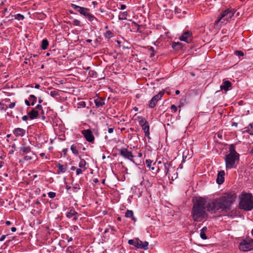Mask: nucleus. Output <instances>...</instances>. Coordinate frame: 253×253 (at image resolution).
I'll return each mask as SVG.
<instances>
[{
	"instance_id": "obj_3",
	"label": "nucleus",
	"mask_w": 253,
	"mask_h": 253,
	"mask_svg": "<svg viewBox=\"0 0 253 253\" xmlns=\"http://www.w3.org/2000/svg\"><path fill=\"white\" fill-rule=\"evenodd\" d=\"M235 13L234 9L229 8L224 10L215 21L214 25L217 26L219 23H226L229 21Z\"/></svg>"
},
{
	"instance_id": "obj_30",
	"label": "nucleus",
	"mask_w": 253,
	"mask_h": 253,
	"mask_svg": "<svg viewBox=\"0 0 253 253\" xmlns=\"http://www.w3.org/2000/svg\"><path fill=\"white\" fill-rule=\"evenodd\" d=\"M29 99L31 102V106H34L37 101V97L34 95H30L29 97Z\"/></svg>"
},
{
	"instance_id": "obj_63",
	"label": "nucleus",
	"mask_w": 253,
	"mask_h": 253,
	"mask_svg": "<svg viewBox=\"0 0 253 253\" xmlns=\"http://www.w3.org/2000/svg\"><path fill=\"white\" fill-rule=\"evenodd\" d=\"M133 24L136 26H137L138 28L140 27V25L136 23L135 22H133Z\"/></svg>"
},
{
	"instance_id": "obj_42",
	"label": "nucleus",
	"mask_w": 253,
	"mask_h": 253,
	"mask_svg": "<svg viewBox=\"0 0 253 253\" xmlns=\"http://www.w3.org/2000/svg\"><path fill=\"white\" fill-rule=\"evenodd\" d=\"M47 194L50 198H54L56 196V193L53 192H49Z\"/></svg>"
},
{
	"instance_id": "obj_23",
	"label": "nucleus",
	"mask_w": 253,
	"mask_h": 253,
	"mask_svg": "<svg viewBox=\"0 0 253 253\" xmlns=\"http://www.w3.org/2000/svg\"><path fill=\"white\" fill-rule=\"evenodd\" d=\"M23 156H24V159L25 161H29L33 159L34 154L33 152H31L29 153L24 155Z\"/></svg>"
},
{
	"instance_id": "obj_41",
	"label": "nucleus",
	"mask_w": 253,
	"mask_h": 253,
	"mask_svg": "<svg viewBox=\"0 0 253 253\" xmlns=\"http://www.w3.org/2000/svg\"><path fill=\"white\" fill-rule=\"evenodd\" d=\"M73 24L75 26H79L81 25V22L77 19H74L73 21Z\"/></svg>"
},
{
	"instance_id": "obj_28",
	"label": "nucleus",
	"mask_w": 253,
	"mask_h": 253,
	"mask_svg": "<svg viewBox=\"0 0 253 253\" xmlns=\"http://www.w3.org/2000/svg\"><path fill=\"white\" fill-rule=\"evenodd\" d=\"M127 15L128 13L126 11L121 12L120 14L118 16V19L120 20H126Z\"/></svg>"
},
{
	"instance_id": "obj_21",
	"label": "nucleus",
	"mask_w": 253,
	"mask_h": 253,
	"mask_svg": "<svg viewBox=\"0 0 253 253\" xmlns=\"http://www.w3.org/2000/svg\"><path fill=\"white\" fill-rule=\"evenodd\" d=\"M95 106L97 108L102 107L105 105V102L101 98H98L94 99Z\"/></svg>"
},
{
	"instance_id": "obj_20",
	"label": "nucleus",
	"mask_w": 253,
	"mask_h": 253,
	"mask_svg": "<svg viewBox=\"0 0 253 253\" xmlns=\"http://www.w3.org/2000/svg\"><path fill=\"white\" fill-rule=\"evenodd\" d=\"M146 165L147 167H148L154 173H157L158 171V169L155 170V168L154 167L152 166V161H151L150 159H147L146 160Z\"/></svg>"
},
{
	"instance_id": "obj_43",
	"label": "nucleus",
	"mask_w": 253,
	"mask_h": 253,
	"mask_svg": "<svg viewBox=\"0 0 253 253\" xmlns=\"http://www.w3.org/2000/svg\"><path fill=\"white\" fill-rule=\"evenodd\" d=\"M170 109H171L172 111L174 113H175L177 110V107L174 105H172L171 106Z\"/></svg>"
},
{
	"instance_id": "obj_2",
	"label": "nucleus",
	"mask_w": 253,
	"mask_h": 253,
	"mask_svg": "<svg viewBox=\"0 0 253 253\" xmlns=\"http://www.w3.org/2000/svg\"><path fill=\"white\" fill-rule=\"evenodd\" d=\"M239 208L245 211L253 209V196L251 193L243 192L239 197Z\"/></svg>"
},
{
	"instance_id": "obj_17",
	"label": "nucleus",
	"mask_w": 253,
	"mask_h": 253,
	"mask_svg": "<svg viewBox=\"0 0 253 253\" xmlns=\"http://www.w3.org/2000/svg\"><path fill=\"white\" fill-rule=\"evenodd\" d=\"M57 168L58 169V174L60 173H65L68 169V164L67 163H65L64 165L58 164L57 165Z\"/></svg>"
},
{
	"instance_id": "obj_46",
	"label": "nucleus",
	"mask_w": 253,
	"mask_h": 253,
	"mask_svg": "<svg viewBox=\"0 0 253 253\" xmlns=\"http://www.w3.org/2000/svg\"><path fill=\"white\" fill-rule=\"evenodd\" d=\"M15 104H16L15 102H12L9 105L8 107L10 109H12L15 107Z\"/></svg>"
},
{
	"instance_id": "obj_1",
	"label": "nucleus",
	"mask_w": 253,
	"mask_h": 253,
	"mask_svg": "<svg viewBox=\"0 0 253 253\" xmlns=\"http://www.w3.org/2000/svg\"><path fill=\"white\" fill-rule=\"evenodd\" d=\"M236 198L237 195L235 192H227L206 204L207 200L204 198L199 197L193 202L191 212L192 218L195 222H200L206 219L208 216L206 208L207 211L211 213H216L218 211L230 210Z\"/></svg>"
},
{
	"instance_id": "obj_40",
	"label": "nucleus",
	"mask_w": 253,
	"mask_h": 253,
	"mask_svg": "<svg viewBox=\"0 0 253 253\" xmlns=\"http://www.w3.org/2000/svg\"><path fill=\"white\" fill-rule=\"evenodd\" d=\"M78 105L79 106L78 107H81L84 108L86 106V103L85 101H81L78 103Z\"/></svg>"
},
{
	"instance_id": "obj_27",
	"label": "nucleus",
	"mask_w": 253,
	"mask_h": 253,
	"mask_svg": "<svg viewBox=\"0 0 253 253\" xmlns=\"http://www.w3.org/2000/svg\"><path fill=\"white\" fill-rule=\"evenodd\" d=\"M229 154H231L232 155H239L238 153H237L236 152L235 150V146L234 144H231L230 145L229 148Z\"/></svg>"
},
{
	"instance_id": "obj_54",
	"label": "nucleus",
	"mask_w": 253,
	"mask_h": 253,
	"mask_svg": "<svg viewBox=\"0 0 253 253\" xmlns=\"http://www.w3.org/2000/svg\"><path fill=\"white\" fill-rule=\"evenodd\" d=\"M67 151H68V149H67V148L63 149L62 150V152L64 155H65L66 154Z\"/></svg>"
},
{
	"instance_id": "obj_51",
	"label": "nucleus",
	"mask_w": 253,
	"mask_h": 253,
	"mask_svg": "<svg viewBox=\"0 0 253 253\" xmlns=\"http://www.w3.org/2000/svg\"><path fill=\"white\" fill-rule=\"evenodd\" d=\"M126 5L125 4H121V7H120V9L121 10H124L126 8Z\"/></svg>"
},
{
	"instance_id": "obj_8",
	"label": "nucleus",
	"mask_w": 253,
	"mask_h": 253,
	"mask_svg": "<svg viewBox=\"0 0 253 253\" xmlns=\"http://www.w3.org/2000/svg\"><path fill=\"white\" fill-rule=\"evenodd\" d=\"M119 154L121 156L126 159H128L133 162L134 156L131 151H128L127 149L123 148L119 150Z\"/></svg>"
},
{
	"instance_id": "obj_32",
	"label": "nucleus",
	"mask_w": 253,
	"mask_h": 253,
	"mask_svg": "<svg viewBox=\"0 0 253 253\" xmlns=\"http://www.w3.org/2000/svg\"><path fill=\"white\" fill-rule=\"evenodd\" d=\"M12 16L14 17L15 19L18 20H22L25 18L24 16L20 13L14 15H12Z\"/></svg>"
},
{
	"instance_id": "obj_44",
	"label": "nucleus",
	"mask_w": 253,
	"mask_h": 253,
	"mask_svg": "<svg viewBox=\"0 0 253 253\" xmlns=\"http://www.w3.org/2000/svg\"><path fill=\"white\" fill-rule=\"evenodd\" d=\"M250 126L251 127V128L253 129V130H250L249 128V127H248V131L249 132H250V134H253V124H250Z\"/></svg>"
},
{
	"instance_id": "obj_47",
	"label": "nucleus",
	"mask_w": 253,
	"mask_h": 253,
	"mask_svg": "<svg viewBox=\"0 0 253 253\" xmlns=\"http://www.w3.org/2000/svg\"><path fill=\"white\" fill-rule=\"evenodd\" d=\"M83 173V170L81 169H76V174L77 175L81 174Z\"/></svg>"
},
{
	"instance_id": "obj_61",
	"label": "nucleus",
	"mask_w": 253,
	"mask_h": 253,
	"mask_svg": "<svg viewBox=\"0 0 253 253\" xmlns=\"http://www.w3.org/2000/svg\"><path fill=\"white\" fill-rule=\"evenodd\" d=\"M5 223L7 225H10L11 224V223L10 221H6Z\"/></svg>"
},
{
	"instance_id": "obj_55",
	"label": "nucleus",
	"mask_w": 253,
	"mask_h": 253,
	"mask_svg": "<svg viewBox=\"0 0 253 253\" xmlns=\"http://www.w3.org/2000/svg\"><path fill=\"white\" fill-rule=\"evenodd\" d=\"M114 128H109L108 129V132L110 133H111L113 132Z\"/></svg>"
},
{
	"instance_id": "obj_33",
	"label": "nucleus",
	"mask_w": 253,
	"mask_h": 253,
	"mask_svg": "<svg viewBox=\"0 0 253 253\" xmlns=\"http://www.w3.org/2000/svg\"><path fill=\"white\" fill-rule=\"evenodd\" d=\"M81 187L79 184L76 183L75 184L72 188V191L73 192H77L79 190H80Z\"/></svg>"
},
{
	"instance_id": "obj_56",
	"label": "nucleus",
	"mask_w": 253,
	"mask_h": 253,
	"mask_svg": "<svg viewBox=\"0 0 253 253\" xmlns=\"http://www.w3.org/2000/svg\"><path fill=\"white\" fill-rule=\"evenodd\" d=\"M11 230L12 232H15L16 231V227H13L11 228Z\"/></svg>"
},
{
	"instance_id": "obj_12",
	"label": "nucleus",
	"mask_w": 253,
	"mask_h": 253,
	"mask_svg": "<svg viewBox=\"0 0 253 253\" xmlns=\"http://www.w3.org/2000/svg\"><path fill=\"white\" fill-rule=\"evenodd\" d=\"M137 248L147 250L148 249V242L147 241L142 242L138 238H137Z\"/></svg>"
},
{
	"instance_id": "obj_19",
	"label": "nucleus",
	"mask_w": 253,
	"mask_h": 253,
	"mask_svg": "<svg viewBox=\"0 0 253 253\" xmlns=\"http://www.w3.org/2000/svg\"><path fill=\"white\" fill-rule=\"evenodd\" d=\"M231 83L229 81H224L223 82L222 84L220 86V88L222 90H224L225 91H227L229 89V88L231 87Z\"/></svg>"
},
{
	"instance_id": "obj_37",
	"label": "nucleus",
	"mask_w": 253,
	"mask_h": 253,
	"mask_svg": "<svg viewBox=\"0 0 253 253\" xmlns=\"http://www.w3.org/2000/svg\"><path fill=\"white\" fill-rule=\"evenodd\" d=\"M104 36L108 39L112 37V33L110 31H107L104 34Z\"/></svg>"
},
{
	"instance_id": "obj_36",
	"label": "nucleus",
	"mask_w": 253,
	"mask_h": 253,
	"mask_svg": "<svg viewBox=\"0 0 253 253\" xmlns=\"http://www.w3.org/2000/svg\"><path fill=\"white\" fill-rule=\"evenodd\" d=\"M49 94L51 96L56 98L57 96L59 95L58 92L56 90H52L50 92Z\"/></svg>"
},
{
	"instance_id": "obj_53",
	"label": "nucleus",
	"mask_w": 253,
	"mask_h": 253,
	"mask_svg": "<svg viewBox=\"0 0 253 253\" xmlns=\"http://www.w3.org/2000/svg\"><path fill=\"white\" fill-rule=\"evenodd\" d=\"M73 249V248L71 246L68 247L67 249V252H71V250Z\"/></svg>"
},
{
	"instance_id": "obj_62",
	"label": "nucleus",
	"mask_w": 253,
	"mask_h": 253,
	"mask_svg": "<svg viewBox=\"0 0 253 253\" xmlns=\"http://www.w3.org/2000/svg\"><path fill=\"white\" fill-rule=\"evenodd\" d=\"M40 85L39 84H36L35 88H37V89H38V88H40Z\"/></svg>"
},
{
	"instance_id": "obj_49",
	"label": "nucleus",
	"mask_w": 253,
	"mask_h": 253,
	"mask_svg": "<svg viewBox=\"0 0 253 253\" xmlns=\"http://www.w3.org/2000/svg\"><path fill=\"white\" fill-rule=\"evenodd\" d=\"M36 108L38 109V110H42V106L41 105V104H38L36 107Z\"/></svg>"
},
{
	"instance_id": "obj_13",
	"label": "nucleus",
	"mask_w": 253,
	"mask_h": 253,
	"mask_svg": "<svg viewBox=\"0 0 253 253\" xmlns=\"http://www.w3.org/2000/svg\"><path fill=\"white\" fill-rule=\"evenodd\" d=\"M66 216L69 218L73 217V220L76 221L78 218L79 214L74 209H71L69 212H67Z\"/></svg>"
},
{
	"instance_id": "obj_4",
	"label": "nucleus",
	"mask_w": 253,
	"mask_h": 253,
	"mask_svg": "<svg viewBox=\"0 0 253 253\" xmlns=\"http://www.w3.org/2000/svg\"><path fill=\"white\" fill-rule=\"evenodd\" d=\"M71 7L77 11L79 12L81 15L86 17L88 21L92 22L94 19L97 21V18L92 14L89 12V9L84 7H81L75 4H72Z\"/></svg>"
},
{
	"instance_id": "obj_35",
	"label": "nucleus",
	"mask_w": 253,
	"mask_h": 253,
	"mask_svg": "<svg viewBox=\"0 0 253 253\" xmlns=\"http://www.w3.org/2000/svg\"><path fill=\"white\" fill-rule=\"evenodd\" d=\"M86 162L84 160L82 159L80 162L79 163V167L81 168H84L85 169H86Z\"/></svg>"
},
{
	"instance_id": "obj_52",
	"label": "nucleus",
	"mask_w": 253,
	"mask_h": 253,
	"mask_svg": "<svg viewBox=\"0 0 253 253\" xmlns=\"http://www.w3.org/2000/svg\"><path fill=\"white\" fill-rule=\"evenodd\" d=\"M5 237H6V236H5V235H2V236L0 237V242H2V241H4V239H5Z\"/></svg>"
},
{
	"instance_id": "obj_14",
	"label": "nucleus",
	"mask_w": 253,
	"mask_h": 253,
	"mask_svg": "<svg viewBox=\"0 0 253 253\" xmlns=\"http://www.w3.org/2000/svg\"><path fill=\"white\" fill-rule=\"evenodd\" d=\"M13 133L16 137H18V136L22 137L25 135L26 130L24 129L20 128V127H17V128H15L13 130Z\"/></svg>"
},
{
	"instance_id": "obj_10",
	"label": "nucleus",
	"mask_w": 253,
	"mask_h": 253,
	"mask_svg": "<svg viewBox=\"0 0 253 253\" xmlns=\"http://www.w3.org/2000/svg\"><path fill=\"white\" fill-rule=\"evenodd\" d=\"M139 124L141 126L145 136L149 137L150 135L149 125L145 118H142L139 121Z\"/></svg>"
},
{
	"instance_id": "obj_57",
	"label": "nucleus",
	"mask_w": 253,
	"mask_h": 253,
	"mask_svg": "<svg viewBox=\"0 0 253 253\" xmlns=\"http://www.w3.org/2000/svg\"><path fill=\"white\" fill-rule=\"evenodd\" d=\"M238 126V123H237L233 122L232 124V126Z\"/></svg>"
},
{
	"instance_id": "obj_45",
	"label": "nucleus",
	"mask_w": 253,
	"mask_h": 253,
	"mask_svg": "<svg viewBox=\"0 0 253 253\" xmlns=\"http://www.w3.org/2000/svg\"><path fill=\"white\" fill-rule=\"evenodd\" d=\"M2 157L0 156V169H1L4 164V163L2 161Z\"/></svg>"
},
{
	"instance_id": "obj_50",
	"label": "nucleus",
	"mask_w": 253,
	"mask_h": 253,
	"mask_svg": "<svg viewBox=\"0 0 253 253\" xmlns=\"http://www.w3.org/2000/svg\"><path fill=\"white\" fill-rule=\"evenodd\" d=\"M25 104H26L27 106H31V103H30L29 100H27V99L25 100Z\"/></svg>"
},
{
	"instance_id": "obj_34",
	"label": "nucleus",
	"mask_w": 253,
	"mask_h": 253,
	"mask_svg": "<svg viewBox=\"0 0 253 253\" xmlns=\"http://www.w3.org/2000/svg\"><path fill=\"white\" fill-rule=\"evenodd\" d=\"M128 244L130 245H133L136 248H137V238H135V240L130 239L128 241Z\"/></svg>"
},
{
	"instance_id": "obj_64",
	"label": "nucleus",
	"mask_w": 253,
	"mask_h": 253,
	"mask_svg": "<svg viewBox=\"0 0 253 253\" xmlns=\"http://www.w3.org/2000/svg\"><path fill=\"white\" fill-rule=\"evenodd\" d=\"M71 169L72 170H75L76 169V168L75 167V166H72L71 168Z\"/></svg>"
},
{
	"instance_id": "obj_24",
	"label": "nucleus",
	"mask_w": 253,
	"mask_h": 253,
	"mask_svg": "<svg viewBox=\"0 0 253 253\" xmlns=\"http://www.w3.org/2000/svg\"><path fill=\"white\" fill-rule=\"evenodd\" d=\"M125 216L127 218L131 217L133 220L136 221V218L133 216V212L131 210H127L126 212Z\"/></svg>"
},
{
	"instance_id": "obj_26",
	"label": "nucleus",
	"mask_w": 253,
	"mask_h": 253,
	"mask_svg": "<svg viewBox=\"0 0 253 253\" xmlns=\"http://www.w3.org/2000/svg\"><path fill=\"white\" fill-rule=\"evenodd\" d=\"M207 231V228L206 227H203L200 230V237L202 239L206 240L207 239V237L206 235V232Z\"/></svg>"
},
{
	"instance_id": "obj_15",
	"label": "nucleus",
	"mask_w": 253,
	"mask_h": 253,
	"mask_svg": "<svg viewBox=\"0 0 253 253\" xmlns=\"http://www.w3.org/2000/svg\"><path fill=\"white\" fill-rule=\"evenodd\" d=\"M225 172L224 170H220L218 172L216 178V182L218 184H221L224 181Z\"/></svg>"
},
{
	"instance_id": "obj_39",
	"label": "nucleus",
	"mask_w": 253,
	"mask_h": 253,
	"mask_svg": "<svg viewBox=\"0 0 253 253\" xmlns=\"http://www.w3.org/2000/svg\"><path fill=\"white\" fill-rule=\"evenodd\" d=\"M234 54L236 56H243L244 55V53L241 50H236L235 51Z\"/></svg>"
},
{
	"instance_id": "obj_6",
	"label": "nucleus",
	"mask_w": 253,
	"mask_h": 253,
	"mask_svg": "<svg viewBox=\"0 0 253 253\" xmlns=\"http://www.w3.org/2000/svg\"><path fill=\"white\" fill-rule=\"evenodd\" d=\"M239 249L243 252H248L253 250V240L246 239L243 240L239 244Z\"/></svg>"
},
{
	"instance_id": "obj_5",
	"label": "nucleus",
	"mask_w": 253,
	"mask_h": 253,
	"mask_svg": "<svg viewBox=\"0 0 253 253\" xmlns=\"http://www.w3.org/2000/svg\"><path fill=\"white\" fill-rule=\"evenodd\" d=\"M239 160V155H232L231 154H228L226 155L225 158V162L226 168L227 169H231L236 167L235 164L236 162Z\"/></svg>"
},
{
	"instance_id": "obj_25",
	"label": "nucleus",
	"mask_w": 253,
	"mask_h": 253,
	"mask_svg": "<svg viewBox=\"0 0 253 253\" xmlns=\"http://www.w3.org/2000/svg\"><path fill=\"white\" fill-rule=\"evenodd\" d=\"M173 49L178 50L182 48V43L179 42H174L172 44Z\"/></svg>"
},
{
	"instance_id": "obj_9",
	"label": "nucleus",
	"mask_w": 253,
	"mask_h": 253,
	"mask_svg": "<svg viewBox=\"0 0 253 253\" xmlns=\"http://www.w3.org/2000/svg\"><path fill=\"white\" fill-rule=\"evenodd\" d=\"M82 134L84 135L86 141L92 143H94L95 138L90 129L83 130Z\"/></svg>"
},
{
	"instance_id": "obj_29",
	"label": "nucleus",
	"mask_w": 253,
	"mask_h": 253,
	"mask_svg": "<svg viewBox=\"0 0 253 253\" xmlns=\"http://www.w3.org/2000/svg\"><path fill=\"white\" fill-rule=\"evenodd\" d=\"M48 45V42L46 39H43L42 41L41 48L43 50H45L47 48Z\"/></svg>"
},
{
	"instance_id": "obj_60",
	"label": "nucleus",
	"mask_w": 253,
	"mask_h": 253,
	"mask_svg": "<svg viewBox=\"0 0 253 253\" xmlns=\"http://www.w3.org/2000/svg\"><path fill=\"white\" fill-rule=\"evenodd\" d=\"M155 55V52H151L150 55V57H152Z\"/></svg>"
},
{
	"instance_id": "obj_48",
	"label": "nucleus",
	"mask_w": 253,
	"mask_h": 253,
	"mask_svg": "<svg viewBox=\"0 0 253 253\" xmlns=\"http://www.w3.org/2000/svg\"><path fill=\"white\" fill-rule=\"evenodd\" d=\"M29 116H27V115H25V116H23L22 117V119L23 121H26L28 120L29 119Z\"/></svg>"
},
{
	"instance_id": "obj_11",
	"label": "nucleus",
	"mask_w": 253,
	"mask_h": 253,
	"mask_svg": "<svg viewBox=\"0 0 253 253\" xmlns=\"http://www.w3.org/2000/svg\"><path fill=\"white\" fill-rule=\"evenodd\" d=\"M179 39L181 41L190 43L192 42L193 39L192 33L190 31H187L182 34L179 37Z\"/></svg>"
},
{
	"instance_id": "obj_7",
	"label": "nucleus",
	"mask_w": 253,
	"mask_h": 253,
	"mask_svg": "<svg viewBox=\"0 0 253 253\" xmlns=\"http://www.w3.org/2000/svg\"><path fill=\"white\" fill-rule=\"evenodd\" d=\"M165 92L164 91H160L157 94L154 96L149 102V107L153 108L156 105L158 101L161 99Z\"/></svg>"
},
{
	"instance_id": "obj_31",
	"label": "nucleus",
	"mask_w": 253,
	"mask_h": 253,
	"mask_svg": "<svg viewBox=\"0 0 253 253\" xmlns=\"http://www.w3.org/2000/svg\"><path fill=\"white\" fill-rule=\"evenodd\" d=\"M170 164L167 163L164 164V167H165V172L166 173V175L169 176V169L170 168Z\"/></svg>"
},
{
	"instance_id": "obj_22",
	"label": "nucleus",
	"mask_w": 253,
	"mask_h": 253,
	"mask_svg": "<svg viewBox=\"0 0 253 253\" xmlns=\"http://www.w3.org/2000/svg\"><path fill=\"white\" fill-rule=\"evenodd\" d=\"M78 146L79 144H74L71 146V150L76 156H78L79 155V151L78 150Z\"/></svg>"
},
{
	"instance_id": "obj_59",
	"label": "nucleus",
	"mask_w": 253,
	"mask_h": 253,
	"mask_svg": "<svg viewBox=\"0 0 253 253\" xmlns=\"http://www.w3.org/2000/svg\"><path fill=\"white\" fill-rule=\"evenodd\" d=\"M149 50L150 51H151V52H154V47H150L149 48Z\"/></svg>"
},
{
	"instance_id": "obj_18",
	"label": "nucleus",
	"mask_w": 253,
	"mask_h": 253,
	"mask_svg": "<svg viewBox=\"0 0 253 253\" xmlns=\"http://www.w3.org/2000/svg\"><path fill=\"white\" fill-rule=\"evenodd\" d=\"M39 115V112L35 109H33L31 111L28 113V116L31 120H34L37 118Z\"/></svg>"
},
{
	"instance_id": "obj_38",
	"label": "nucleus",
	"mask_w": 253,
	"mask_h": 253,
	"mask_svg": "<svg viewBox=\"0 0 253 253\" xmlns=\"http://www.w3.org/2000/svg\"><path fill=\"white\" fill-rule=\"evenodd\" d=\"M7 108L8 107L6 105L0 102V110H4L5 111Z\"/></svg>"
},
{
	"instance_id": "obj_16",
	"label": "nucleus",
	"mask_w": 253,
	"mask_h": 253,
	"mask_svg": "<svg viewBox=\"0 0 253 253\" xmlns=\"http://www.w3.org/2000/svg\"><path fill=\"white\" fill-rule=\"evenodd\" d=\"M20 151L22 155H24L31 152V148L29 146H26L25 144H22V146L20 148Z\"/></svg>"
},
{
	"instance_id": "obj_58",
	"label": "nucleus",
	"mask_w": 253,
	"mask_h": 253,
	"mask_svg": "<svg viewBox=\"0 0 253 253\" xmlns=\"http://www.w3.org/2000/svg\"><path fill=\"white\" fill-rule=\"evenodd\" d=\"M39 101V103L41 104V103H42L43 102V100H42V99L41 97H40L39 98V101Z\"/></svg>"
}]
</instances>
